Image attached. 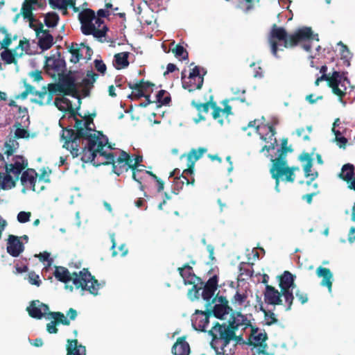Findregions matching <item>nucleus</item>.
<instances>
[{
	"mask_svg": "<svg viewBox=\"0 0 355 355\" xmlns=\"http://www.w3.org/2000/svg\"><path fill=\"white\" fill-rule=\"evenodd\" d=\"M91 90H80L73 94H67L62 100L56 99V107L62 112L69 113V119L75 121L74 129L67 127L62 128L61 139L64 141L63 147L69 150L72 156L76 157L80 155V159L92 160L94 159V150L98 148L99 143H105V138H100L95 133L96 130L91 128L94 124V118L96 112L88 116H85L83 119H79L77 116H81L78 113L80 107L82 97L89 95Z\"/></svg>",
	"mask_w": 355,
	"mask_h": 355,
	"instance_id": "obj_1",
	"label": "nucleus"
},
{
	"mask_svg": "<svg viewBox=\"0 0 355 355\" xmlns=\"http://www.w3.org/2000/svg\"><path fill=\"white\" fill-rule=\"evenodd\" d=\"M318 42V35L313 34L309 27L299 28L294 34L288 35L282 27L274 26L269 38L272 54L276 56L277 50H282L281 46L288 48L296 45L299 42L312 43Z\"/></svg>",
	"mask_w": 355,
	"mask_h": 355,
	"instance_id": "obj_2",
	"label": "nucleus"
},
{
	"mask_svg": "<svg viewBox=\"0 0 355 355\" xmlns=\"http://www.w3.org/2000/svg\"><path fill=\"white\" fill-rule=\"evenodd\" d=\"M26 311L31 318L37 320L46 316L52 318L53 320L46 324V331L49 334H57L58 331L57 325L62 324L69 326L71 320H74L78 315L76 310L73 308H70L68 310L67 316L60 311H50L49 306L39 300L31 301L30 305L26 308Z\"/></svg>",
	"mask_w": 355,
	"mask_h": 355,
	"instance_id": "obj_3",
	"label": "nucleus"
},
{
	"mask_svg": "<svg viewBox=\"0 0 355 355\" xmlns=\"http://www.w3.org/2000/svg\"><path fill=\"white\" fill-rule=\"evenodd\" d=\"M53 275L60 282L67 283L72 281L76 288L88 291L94 295H98L101 284L87 268H83L78 273L74 272L71 274L67 268L62 266H55Z\"/></svg>",
	"mask_w": 355,
	"mask_h": 355,
	"instance_id": "obj_4",
	"label": "nucleus"
},
{
	"mask_svg": "<svg viewBox=\"0 0 355 355\" xmlns=\"http://www.w3.org/2000/svg\"><path fill=\"white\" fill-rule=\"evenodd\" d=\"M108 144V139L105 137V143H99L98 148L94 150V159L92 160H85L83 159L81 161L83 163H92L95 166L101 165H112L113 172L117 175H120L124 172L128 171L130 166L127 165L129 154L125 151H121L119 157L115 160V157L112 153H107L103 150V148Z\"/></svg>",
	"mask_w": 355,
	"mask_h": 355,
	"instance_id": "obj_5",
	"label": "nucleus"
},
{
	"mask_svg": "<svg viewBox=\"0 0 355 355\" xmlns=\"http://www.w3.org/2000/svg\"><path fill=\"white\" fill-rule=\"evenodd\" d=\"M232 329L227 323L220 324L216 322L208 331L211 336L210 342L211 347L218 355H230L234 353V349L230 345V339L233 338Z\"/></svg>",
	"mask_w": 355,
	"mask_h": 355,
	"instance_id": "obj_6",
	"label": "nucleus"
},
{
	"mask_svg": "<svg viewBox=\"0 0 355 355\" xmlns=\"http://www.w3.org/2000/svg\"><path fill=\"white\" fill-rule=\"evenodd\" d=\"M81 31L84 35H93L94 37L101 38L105 35L107 30L104 21L96 17L95 12L87 9L79 13Z\"/></svg>",
	"mask_w": 355,
	"mask_h": 355,
	"instance_id": "obj_7",
	"label": "nucleus"
},
{
	"mask_svg": "<svg viewBox=\"0 0 355 355\" xmlns=\"http://www.w3.org/2000/svg\"><path fill=\"white\" fill-rule=\"evenodd\" d=\"M279 156L272 159V166L270 169V173L273 179L275 180V189L279 191V179L285 175V180L287 182H293L295 180L294 171L298 169L297 167L286 166V157L288 151L279 150Z\"/></svg>",
	"mask_w": 355,
	"mask_h": 355,
	"instance_id": "obj_8",
	"label": "nucleus"
},
{
	"mask_svg": "<svg viewBox=\"0 0 355 355\" xmlns=\"http://www.w3.org/2000/svg\"><path fill=\"white\" fill-rule=\"evenodd\" d=\"M295 279V276L288 270L284 271L279 276V286L283 293L286 311H291L293 304V290L296 287Z\"/></svg>",
	"mask_w": 355,
	"mask_h": 355,
	"instance_id": "obj_9",
	"label": "nucleus"
},
{
	"mask_svg": "<svg viewBox=\"0 0 355 355\" xmlns=\"http://www.w3.org/2000/svg\"><path fill=\"white\" fill-rule=\"evenodd\" d=\"M150 90H132V93L128 97L132 100H138L141 97H145L146 101L140 103V106L146 107L148 105L153 103H159L158 106L168 105L171 102V95L166 90H159L153 100L150 98V94L148 92ZM153 92V90H150Z\"/></svg>",
	"mask_w": 355,
	"mask_h": 355,
	"instance_id": "obj_10",
	"label": "nucleus"
},
{
	"mask_svg": "<svg viewBox=\"0 0 355 355\" xmlns=\"http://www.w3.org/2000/svg\"><path fill=\"white\" fill-rule=\"evenodd\" d=\"M80 90H34L33 95L35 96V98L33 100V102L40 105H49L53 100L54 95L57 96L54 100V105L56 106V99L62 100L63 97L67 96V98L71 99L67 94H73L75 92H79Z\"/></svg>",
	"mask_w": 355,
	"mask_h": 355,
	"instance_id": "obj_11",
	"label": "nucleus"
},
{
	"mask_svg": "<svg viewBox=\"0 0 355 355\" xmlns=\"http://www.w3.org/2000/svg\"><path fill=\"white\" fill-rule=\"evenodd\" d=\"M327 66H322L320 71L322 76L315 80L316 85H318L320 81L326 80L328 83V85L332 89H338L339 87L344 89L352 87L349 80L344 73L334 71L331 75H327Z\"/></svg>",
	"mask_w": 355,
	"mask_h": 355,
	"instance_id": "obj_12",
	"label": "nucleus"
},
{
	"mask_svg": "<svg viewBox=\"0 0 355 355\" xmlns=\"http://www.w3.org/2000/svg\"><path fill=\"white\" fill-rule=\"evenodd\" d=\"M178 270L185 284L193 285L192 288L189 291V295L190 296L193 295L194 298L198 299L200 296L199 292L202 288H198L196 284V282L200 279L194 274L193 268L189 263H185L182 267L178 268Z\"/></svg>",
	"mask_w": 355,
	"mask_h": 355,
	"instance_id": "obj_13",
	"label": "nucleus"
},
{
	"mask_svg": "<svg viewBox=\"0 0 355 355\" xmlns=\"http://www.w3.org/2000/svg\"><path fill=\"white\" fill-rule=\"evenodd\" d=\"M46 72L53 78L60 80L65 71V62L55 55L48 57L45 61Z\"/></svg>",
	"mask_w": 355,
	"mask_h": 355,
	"instance_id": "obj_14",
	"label": "nucleus"
},
{
	"mask_svg": "<svg viewBox=\"0 0 355 355\" xmlns=\"http://www.w3.org/2000/svg\"><path fill=\"white\" fill-rule=\"evenodd\" d=\"M69 51L71 54L70 61L73 63H77L80 59H90L92 53V49L83 43L72 44Z\"/></svg>",
	"mask_w": 355,
	"mask_h": 355,
	"instance_id": "obj_15",
	"label": "nucleus"
},
{
	"mask_svg": "<svg viewBox=\"0 0 355 355\" xmlns=\"http://www.w3.org/2000/svg\"><path fill=\"white\" fill-rule=\"evenodd\" d=\"M37 173L35 169L27 168L21 175L20 180L21 184L27 189H31L33 191L40 192L44 189V185H40L38 189L36 188L37 184Z\"/></svg>",
	"mask_w": 355,
	"mask_h": 355,
	"instance_id": "obj_16",
	"label": "nucleus"
},
{
	"mask_svg": "<svg viewBox=\"0 0 355 355\" xmlns=\"http://www.w3.org/2000/svg\"><path fill=\"white\" fill-rule=\"evenodd\" d=\"M211 316V311L209 309L205 311L196 310L191 319L193 327L196 330L205 332Z\"/></svg>",
	"mask_w": 355,
	"mask_h": 355,
	"instance_id": "obj_17",
	"label": "nucleus"
},
{
	"mask_svg": "<svg viewBox=\"0 0 355 355\" xmlns=\"http://www.w3.org/2000/svg\"><path fill=\"white\" fill-rule=\"evenodd\" d=\"M218 302L216 304L211 311V315L219 319H225V315L232 311V309L228 305V301L225 297L216 295L213 300L212 303Z\"/></svg>",
	"mask_w": 355,
	"mask_h": 355,
	"instance_id": "obj_18",
	"label": "nucleus"
},
{
	"mask_svg": "<svg viewBox=\"0 0 355 355\" xmlns=\"http://www.w3.org/2000/svg\"><path fill=\"white\" fill-rule=\"evenodd\" d=\"M13 162L12 164H10L6 163V172L12 173L15 180H17L22 171L28 166V161L23 156L16 155L13 158Z\"/></svg>",
	"mask_w": 355,
	"mask_h": 355,
	"instance_id": "obj_19",
	"label": "nucleus"
},
{
	"mask_svg": "<svg viewBox=\"0 0 355 355\" xmlns=\"http://www.w3.org/2000/svg\"><path fill=\"white\" fill-rule=\"evenodd\" d=\"M282 291H279L274 286L266 284L263 292L264 302L270 305H281L282 304Z\"/></svg>",
	"mask_w": 355,
	"mask_h": 355,
	"instance_id": "obj_20",
	"label": "nucleus"
},
{
	"mask_svg": "<svg viewBox=\"0 0 355 355\" xmlns=\"http://www.w3.org/2000/svg\"><path fill=\"white\" fill-rule=\"evenodd\" d=\"M218 288V277L214 275L210 277L205 284L201 293L202 299L207 302V306H209L214 293Z\"/></svg>",
	"mask_w": 355,
	"mask_h": 355,
	"instance_id": "obj_21",
	"label": "nucleus"
},
{
	"mask_svg": "<svg viewBox=\"0 0 355 355\" xmlns=\"http://www.w3.org/2000/svg\"><path fill=\"white\" fill-rule=\"evenodd\" d=\"M227 324L233 330H237L240 327L245 329L248 327H252L250 322L240 312L231 313Z\"/></svg>",
	"mask_w": 355,
	"mask_h": 355,
	"instance_id": "obj_22",
	"label": "nucleus"
},
{
	"mask_svg": "<svg viewBox=\"0 0 355 355\" xmlns=\"http://www.w3.org/2000/svg\"><path fill=\"white\" fill-rule=\"evenodd\" d=\"M6 249L10 255L17 257L24 251V246L18 236L9 235Z\"/></svg>",
	"mask_w": 355,
	"mask_h": 355,
	"instance_id": "obj_23",
	"label": "nucleus"
},
{
	"mask_svg": "<svg viewBox=\"0 0 355 355\" xmlns=\"http://www.w3.org/2000/svg\"><path fill=\"white\" fill-rule=\"evenodd\" d=\"M171 352L173 355H189V344L186 341V336L179 337L173 345Z\"/></svg>",
	"mask_w": 355,
	"mask_h": 355,
	"instance_id": "obj_24",
	"label": "nucleus"
},
{
	"mask_svg": "<svg viewBox=\"0 0 355 355\" xmlns=\"http://www.w3.org/2000/svg\"><path fill=\"white\" fill-rule=\"evenodd\" d=\"M300 159L302 162H306L305 165L304 166V171L305 177L310 178V180L313 181L315 180L318 176V172L311 173V168L313 166V159L308 153H303L300 156Z\"/></svg>",
	"mask_w": 355,
	"mask_h": 355,
	"instance_id": "obj_25",
	"label": "nucleus"
},
{
	"mask_svg": "<svg viewBox=\"0 0 355 355\" xmlns=\"http://www.w3.org/2000/svg\"><path fill=\"white\" fill-rule=\"evenodd\" d=\"M316 275L319 277H322L320 284L326 286L329 291H331L333 274L329 268L320 266L316 270Z\"/></svg>",
	"mask_w": 355,
	"mask_h": 355,
	"instance_id": "obj_26",
	"label": "nucleus"
},
{
	"mask_svg": "<svg viewBox=\"0 0 355 355\" xmlns=\"http://www.w3.org/2000/svg\"><path fill=\"white\" fill-rule=\"evenodd\" d=\"M66 349V355H87L86 347L78 344L77 339H68Z\"/></svg>",
	"mask_w": 355,
	"mask_h": 355,
	"instance_id": "obj_27",
	"label": "nucleus"
},
{
	"mask_svg": "<svg viewBox=\"0 0 355 355\" xmlns=\"http://www.w3.org/2000/svg\"><path fill=\"white\" fill-rule=\"evenodd\" d=\"M205 73L203 69L195 67L189 73V79L191 83L190 86L196 87V89H200L203 84V76Z\"/></svg>",
	"mask_w": 355,
	"mask_h": 355,
	"instance_id": "obj_28",
	"label": "nucleus"
},
{
	"mask_svg": "<svg viewBox=\"0 0 355 355\" xmlns=\"http://www.w3.org/2000/svg\"><path fill=\"white\" fill-rule=\"evenodd\" d=\"M340 120L339 118H337L335 119L333 127H332V132L335 135V141L337 143V145L339 146V148H345L347 144V139L345 137H343V132L340 130Z\"/></svg>",
	"mask_w": 355,
	"mask_h": 355,
	"instance_id": "obj_29",
	"label": "nucleus"
},
{
	"mask_svg": "<svg viewBox=\"0 0 355 355\" xmlns=\"http://www.w3.org/2000/svg\"><path fill=\"white\" fill-rule=\"evenodd\" d=\"M268 336L265 331L261 332L259 331V329L254 327H251V334L250 336L249 344L257 347V345L266 343Z\"/></svg>",
	"mask_w": 355,
	"mask_h": 355,
	"instance_id": "obj_30",
	"label": "nucleus"
},
{
	"mask_svg": "<svg viewBox=\"0 0 355 355\" xmlns=\"http://www.w3.org/2000/svg\"><path fill=\"white\" fill-rule=\"evenodd\" d=\"M44 3V0H24L21 14L24 17H28L31 14V10H34L36 6L42 7Z\"/></svg>",
	"mask_w": 355,
	"mask_h": 355,
	"instance_id": "obj_31",
	"label": "nucleus"
},
{
	"mask_svg": "<svg viewBox=\"0 0 355 355\" xmlns=\"http://www.w3.org/2000/svg\"><path fill=\"white\" fill-rule=\"evenodd\" d=\"M38 44L43 50L49 49L53 44V37L48 32L41 30L37 34Z\"/></svg>",
	"mask_w": 355,
	"mask_h": 355,
	"instance_id": "obj_32",
	"label": "nucleus"
},
{
	"mask_svg": "<svg viewBox=\"0 0 355 355\" xmlns=\"http://www.w3.org/2000/svg\"><path fill=\"white\" fill-rule=\"evenodd\" d=\"M207 151V149L204 147H200L198 149L193 148L190 150V152L187 155V165L190 166H193L194 168L195 163L197 160H198Z\"/></svg>",
	"mask_w": 355,
	"mask_h": 355,
	"instance_id": "obj_33",
	"label": "nucleus"
},
{
	"mask_svg": "<svg viewBox=\"0 0 355 355\" xmlns=\"http://www.w3.org/2000/svg\"><path fill=\"white\" fill-rule=\"evenodd\" d=\"M97 78L98 75L96 73L92 71H87V73L82 75L81 80L80 81H78V83L85 87V89H88L93 86Z\"/></svg>",
	"mask_w": 355,
	"mask_h": 355,
	"instance_id": "obj_34",
	"label": "nucleus"
},
{
	"mask_svg": "<svg viewBox=\"0 0 355 355\" xmlns=\"http://www.w3.org/2000/svg\"><path fill=\"white\" fill-rule=\"evenodd\" d=\"M129 53L121 52L114 55L113 65L117 69H124L129 64L128 59Z\"/></svg>",
	"mask_w": 355,
	"mask_h": 355,
	"instance_id": "obj_35",
	"label": "nucleus"
},
{
	"mask_svg": "<svg viewBox=\"0 0 355 355\" xmlns=\"http://www.w3.org/2000/svg\"><path fill=\"white\" fill-rule=\"evenodd\" d=\"M355 167L352 164H345L343 166L338 177L349 183L354 175Z\"/></svg>",
	"mask_w": 355,
	"mask_h": 355,
	"instance_id": "obj_36",
	"label": "nucleus"
},
{
	"mask_svg": "<svg viewBox=\"0 0 355 355\" xmlns=\"http://www.w3.org/2000/svg\"><path fill=\"white\" fill-rule=\"evenodd\" d=\"M188 168L184 169L182 174L180 176H177L179 180L182 182H184V184L186 185H193L195 182V179L193 177V171L194 168L193 166H190L189 165Z\"/></svg>",
	"mask_w": 355,
	"mask_h": 355,
	"instance_id": "obj_37",
	"label": "nucleus"
},
{
	"mask_svg": "<svg viewBox=\"0 0 355 355\" xmlns=\"http://www.w3.org/2000/svg\"><path fill=\"white\" fill-rule=\"evenodd\" d=\"M259 310L262 311L264 315V321L266 325L271 326L278 322V319L277 318L274 312L270 310L265 309L262 305V303L260 305Z\"/></svg>",
	"mask_w": 355,
	"mask_h": 355,
	"instance_id": "obj_38",
	"label": "nucleus"
},
{
	"mask_svg": "<svg viewBox=\"0 0 355 355\" xmlns=\"http://www.w3.org/2000/svg\"><path fill=\"white\" fill-rule=\"evenodd\" d=\"M214 103L213 96H211L209 100L205 103H200L196 101H192L191 105L194 107L198 113H208L209 107L211 108V104Z\"/></svg>",
	"mask_w": 355,
	"mask_h": 355,
	"instance_id": "obj_39",
	"label": "nucleus"
},
{
	"mask_svg": "<svg viewBox=\"0 0 355 355\" xmlns=\"http://www.w3.org/2000/svg\"><path fill=\"white\" fill-rule=\"evenodd\" d=\"M49 4L53 8L67 9L74 7L75 0H49Z\"/></svg>",
	"mask_w": 355,
	"mask_h": 355,
	"instance_id": "obj_40",
	"label": "nucleus"
},
{
	"mask_svg": "<svg viewBox=\"0 0 355 355\" xmlns=\"http://www.w3.org/2000/svg\"><path fill=\"white\" fill-rule=\"evenodd\" d=\"M29 48V42L26 39L20 40L18 46L15 49V54L16 56H21L28 53Z\"/></svg>",
	"mask_w": 355,
	"mask_h": 355,
	"instance_id": "obj_41",
	"label": "nucleus"
},
{
	"mask_svg": "<svg viewBox=\"0 0 355 355\" xmlns=\"http://www.w3.org/2000/svg\"><path fill=\"white\" fill-rule=\"evenodd\" d=\"M11 43L10 35L4 27H0V44L1 48L6 49Z\"/></svg>",
	"mask_w": 355,
	"mask_h": 355,
	"instance_id": "obj_42",
	"label": "nucleus"
},
{
	"mask_svg": "<svg viewBox=\"0 0 355 355\" xmlns=\"http://www.w3.org/2000/svg\"><path fill=\"white\" fill-rule=\"evenodd\" d=\"M276 134L275 129L272 125L268 126V133L266 137L261 136V138L267 143H270V144H272L274 143V147L277 146V139L275 137Z\"/></svg>",
	"mask_w": 355,
	"mask_h": 355,
	"instance_id": "obj_43",
	"label": "nucleus"
},
{
	"mask_svg": "<svg viewBox=\"0 0 355 355\" xmlns=\"http://www.w3.org/2000/svg\"><path fill=\"white\" fill-rule=\"evenodd\" d=\"M340 46V52L341 54V59L344 60V62L347 66H349V60L352 58L351 53L349 52L347 46L343 44L341 42L338 44Z\"/></svg>",
	"mask_w": 355,
	"mask_h": 355,
	"instance_id": "obj_44",
	"label": "nucleus"
},
{
	"mask_svg": "<svg viewBox=\"0 0 355 355\" xmlns=\"http://www.w3.org/2000/svg\"><path fill=\"white\" fill-rule=\"evenodd\" d=\"M253 263H243L240 264L239 271L241 275H245L251 277L253 276L254 271L252 270Z\"/></svg>",
	"mask_w": 355,
	"mask_h": 355,
	"instance_id": "obj_45",
	"label": "nucleus"
},
{
	"mask_svg": "<svg viewBox=\"0 0 355 355\" xmlns=\"http://www.w3.org/2000/svg\"><path fill=\"white\" fill-rule=\"evenodd\" d=\"M211 109L213 110L211 114L214 119L218 120L220 124H223V119L221 118V116L223 115L222 108L217 105L216 102L214 101V103L211 104Z\"/></svg>",
	"mask_w": 355,
	"mask_h": 355,
	"instance_id": "obj_46",
	"label": "nucleus"
},
{
	"mask_svg": "<svg viewBox=\"0 0 355 355\" xmlns=\"http://www.w3.org/2000/svg\"><path fill=\"white\" fill-rule=\"evenodd\" d=\"M59 17L55 12H49L46 15L44 21L49 27H54L57 25Z\"/></svg>",
	"mask_w": 355,
	"mask_h": 355,
	"instance_id": "obj_47",
	"label": "nucleus"
},
{
	"mask_svg": "<svg viewBox=\"0 0 355 355\" xmlns=\"http://www.w3.org/2000/svg\"><path fill=\"white\" fill-rule=\"evenodd\" d=\"M1 58L3 61H5L7 64H11L15 62V52L12 53L10 51L8 50L7 48L5 49L1 53Z\"/></svg>",
	"mask_w": 355,
	"mask_h": 355,
	"instance_id": "obj_48",
	"label": "nucleus"
},
{
	"mask_svg": "<svg viewBox=\"0 0 355 355\" xmlns=\"http://www.w3.org/2000/svg\"><path fill=\"white\" fill-rule=\"evenodd\" d=\"M248 298V295L245 293H240L239 291H236L234 294L232 302L234 304L236 305H242Z\"/></svg>",
	"mask_w": 355,
	"mask_h": 355,
	"instance_id": "obj_49",
	"label": "nucleus"
},
{
	"mask_svg": "<svg viewBox=\"0 0 355 355\" xmlns=\"http://www.w3.org/2000/svg\"><path fill=\"white\" fill-rule=\"evenodd\" d=\"M155 85L149 81L140 80L133 84H129L130 89H148L154 87Z\"/></svg>",
	"mask_w": 355,
	"mask_h": 355,
	"instance_id": "obj_50",
	"label": "nucleus"
},
{
	"mask_svg": "<svg viewBox=\"0 0 355 355\" xmlns=\"http://www.w3.org/2000/svg\"><path fill=\"white\" fill-rule=\"evenodd\" d=\"M31 12H33V10H31ZM25 19L27 20V21H28L29 23V26L34 29L36 33H37L38 32H40L41 31V28H42V24H37V21L33 19V12H31V14L30 15V17H24Z\"/></svg>",
	"mask_w": 355,
	"mask_h": 355,
	"instance_id": "obj_51",
	"label": "nucleus"
},
{
	"mask_svg": "<svg viewBox=\"0 0 355 355\" xmlns=\"http://www.w3.org/2000/svg\"><path fill=\"white\" fill-rule=\"evenodd\" d=\"M172 51L175 54V57L179 59L186 60L187 58V53L182 46H177L172 50Z\"/></svg>",
	"mask_w": 355,
	"mask_h": 355,
	"instance_id": "obj_52",
	"label": "nucleus"
},
{
	"mask_svg": "<svg viewBox=\"0 0 355 355\" xmlns=\"http://www.w3.org/2000/svg\"><path fill=\"white\" fill-rule=\"evenodd\" d=\"M18 127L15 131V137L17 139H24L29 137V132L28 130L24 128H21V124L19 123H17Z\"/></svg>",
	"mask_w": 355,
	"mask_h": 355,
	"instance_id": "obj_53",
	"label": "nucleus"
},
{
	"mask_svg": "<svg viewBox=\"0 0 355 355\" xmlns=\"http://www.w3.org/2000/svg\"><path fill=\"white\" fill-rule=\"evenodd\" d=\"M236 330H233V329L232 331V333L233 334V338H232V339H230V345L232 344V345L233 347H236L238 345L245 344L246 343L243 340L242 335L236 336Z\"/></svg>",
	"mask_w": 355,
	"mask_h": 355,
	"instance_id": "obj_54",
	"label": "nucleus"
},
{
	"mask_svg": "<svg viewBox=\"0 0 355 355\" xmlns=\"http://www.w3.org/2000/svg\"><path fill=\"white\" fill-rule=\"evenodd\" d=\"M132 179L139 184L140 189L141 191H144V187L142 185L141 181L146 175H143V174H141L140 173H139L137 171V168H133V169H132Z\"/></svg>",
	"mask_w": 355,
	"mask_h": 355,
	"instance_id": "obj_55",
	"label": "nucleus"
},
{
	"mask_svg": "<svg viewBox=\"0 0 355 355\" xmlns=\"http://www.w3.org/2000/svg\"><path fill=\"white\" fill-rule=\"evenodd\" d=\"M295 297L302 304L306 303L309 300L308 295L306 293L300 288L295 291Z\"/></svg>",
	"mask_w": 355,
	"mask_h": 355,
	"instance_id": "obj_56",
	"label": "nucleus"
},
{
	"mask_svg": "<svg viewBox=\"0 0 355 355\" xmlns=\"http://www.w3.org/2000/svg\"><path fill=\"white\" fill-rule=\"evenodd\" d=\"M15 144L16 145H18V143L14 139H10L9 140V143H8V142L6 143V151H5L6 155H7L8 156H10L14 153V151L16 148L15 146Z\"/></svg>",
	"mask_w": 355,
	"mask_h": 355,
	"instance_id": "obj_57",
	"label": "nucleus"
},
{
	"mask_svg": "<svg viewBox=\"0 0 355 355\" xmlns=\"http://www.w3.org/2000/svg\"><path fill=\"white\" fill-rule=\"evenodd\" d=\"M28 281L33 284L39 286L41 284L40 277L35 272L31 271L28 273Z\"/></svg>",
	"mask_w": 355,
	"mask_h": 355,
	"instance_id": "obj_58",
	"label": "nucleus"
},
{
	"mask_svg": "<svg viewBox=\"0 0 355 355\" xmlns=\"http://www.w3.org/2000/svg\"><path fill=\"white\" fill-rule=\"evenodd\" d=\"M41 261H47V266L49 267L53 263V259L50 258V254L47 252L40 253L37 256Z\"/></svg>",
	"mask_w": 355,
	"mask_h": 355,
	"instance_id": "obj_59",
	"label": "nucleus"
},
{
	"mask_svg": "<svg viewBox=\"0 0 355 355\" xmlns=\"http://www.w3.org/2000/svg\"><path fill=\"white\" fill-rule=\"evenodd\" d=\"M31 216V212L26 211H20L17 214V220L21 223H24L28 222L30 220V217Z\"/></svg>",
	"mask_w": 355,
	"mask_h": 355,
	"instance_id": "obj_60",
	"label": "nucleus"
},
{
	"mask_svg": "<svg viewBox=\"0 0 355 355\" xmlns=\"http://www.w3.org/2000/svg\"><path fill=\"white\" fill-rule=\"evenodd\" d=\"M223 103L224 105V108L222 109L223 114L225 116V117L232 115V106L228 104V101H223Z\"/></svg>",
	"mask_w": 355,
	"mask_h": 355,
	"instance_id": "obj_61",
	"label": "nucleus"
},
{
	"mask_svg": "<svg viewBox=\"0 0 355 355\" xmlns=\"http://www.w3.org/2000/svg\"><path fill=\"white\" fill-rule=\"evenodd\" d=\"M10 174L11 173H6V175L4 176L3 181V183H2V188L3 189H4V186L3 185L5 184H10V187H15L16 180H14Z\"/></svg>",
	"mask_w": 355,
	"mask_h": 355,
	"instance_id": "obj_62",
	"label": "nucleus"
},
{
	"mask_svg": "<svg viewBox=\"0 0 355 355\" xmlns=\"http://www.w3.org/2000/svg\"><path fill=\"white\" fill-rule=\"evenodd\" d=\"M94 66L100 73H104L106 71V66L102 60H96L94 61Z\"/></svg>",
	"mask_w": 355,
	"mask_h": 355,
	"instance_id": "obj_63",
	"label": "nucleus"
},
{
	"mask_svg": "<svg viewBox=\"0 0 355 355\" xmlns=\"http://www.w3.org/2000/svg\"><path fill=\"white\" fill-rule=\"evenodd\" d=\"M33 82L40 83L42 80V73L39 71H35L29 73Z\"/></svg>",
	"mask_w": 355,
	"mask_h": 355,
	"instance_id": "obj_64",
	"label": "nucleus"
}]
</instances>
